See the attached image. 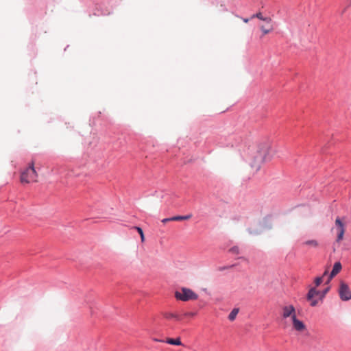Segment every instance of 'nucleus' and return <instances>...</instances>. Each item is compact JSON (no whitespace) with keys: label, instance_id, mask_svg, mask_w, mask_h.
<instances>
[{"label":"nucleus","instance_id":"obj_1","mask_svg":"<svg viewBox=\"0 0 351 351\" xmlns=\"http://www.w3.org/2000/svg\"><path fill=\"white\" fill-rule=\"evenodd\" d=\"M269 152L267 144H260L254 148L250 153L249 165L253 173H257L266 160Z\"/></svg>","mask_w":351,"mask_h":351},{"label":"nucleus","instance_id":"obj_2","mask_svg":"<svg viewBox=\"0 0 351 351\" xmlns=\"http://www.w3.org/2000/svg\"><path fill=\"white\" fill-rule=\"evenodd\" d=\"M282 317L283 319L291 317L293 324V328L298 332H303L306 330V326L303 322L299 320L296 317L295 307L291 305H285L282 308Z\"/></svg>","mask_w":351,"mask_h":351},{"label":"nucleus","instance_id":"obj_3","mask_svg":"<svg viewBox=\"0 0 351 351\" xmlns=\"http://www.w3.org/2000/svg\"><path fill=\"white\" fill-rule=\"evenodd\" d=\"M38 173L34 168V162L32 161L28 167L21 172V182L22 183H30L37 182Z\"/></svg>","mask_w":351,"mask_h":351},{"label":"nucleus","instance_id":"obj_4","mask_svg":"<svg viewBox=\"0 0 351 351\" xmlns=\"http://www.w3.org/2000/svg\"><path fill=\"white\" fill-rule=\"evenodd\" d=\"M175 297L177 300L181 301H189L195 300L198 298L197 294H196L193 290L182 287L180 290L175 292Z\"/></svg>","mask_w":351,"mask_h":351},{"label":"nucleus","instance_id":"obj_5","mask_svg":"<svg viewBox=\"0 0 351 351\" xmlns=\"http://www.w3.org/2000/svg\"><path fill=\"white\" fill-rule=\"evenodd\" d=\"M254 17H256L258 19L263 21L265 23H267V28H266L264 25H261V29L262 30L263 34H267L274 29L272 20L270 17H264L261 12H258L256 14L252 16V19Z\"/></svg>","mask_w":351,"mask_h":351},{"label":"nucleus","instance_id":"obj_6","mask_svg":"<svg viewBox=\"0 0 351 351\" xmlns=\"http://www.w3.org/2000/svg\"><path fill=\"white\" fill-rule=\"evenodd\" d=\"M339 295L341 300L343 301L351 300V290L349 286L343 281L340 282Z\"/></svg>","mask_w":351,"mask_h":351},{"label":"nucleus","instance_id":"obj_7","mask_svg":"<svg viewBox=\"0 0 351 351\" xmlns=\"http://www.w3.org/2000/svg\"><path fill=\"white\" fill-rule=\"evenodd\" d=\"M341 264L340 262H336L334 264L332 270L330 274L329 278L328 281H330L333 277H335L340 271L341 270Z\"/></svg>","mask_w":351,"mask_h":351},{"label":"nucleus","instance_id":"obj_8","mask_svg":"<svg viewBox=\"0 0 351 351\" xmlns=\"http://www.w3.org/2000/svg\"><path fill=\"white\" fill-rule=\"evenodd\" d=\"M304 246H307L309 248L317 249L319 247V243L316 239L307 240L302 243Z\"/></svg>","mask_w":351,"mask_h":351},{"label":"nucleus","instance_id":"obj_9","mask_svg":"<svg viewBox=\"0 0 351 351\" xmlns=\"http://www.w3.org/2000/svg\"><path fill=\"white\" fill-rule=\"evenodd\" d=\"M161 314L163 316V317L167 319H175L176 320H180L179 315L176 313H173L171 312L164 311V312H162Z\"/></svg>","mask_w":351,"mask_h":351},{"label":"nucleus","instance_id":"obj_10","mask_svg":"<svg viewBox=\"0 0 351 351\" xmlns=\"http://www.w3.org/2000/svg\"><path fill=\"white\" fill-rule=\"evenodd\" d=\"M166 343L171 344V345H175V346H181L182 342L180 341V338L178 337L176 339H171V338H167L165 341Z\"/></svg>","mask_w":351,"mask_h":351},{"label":"nucleus","instance_id":"obj_11","mask_svg":"<svg viewBox=\"0 0 351 351\" xmlns=\"http://www.w3.org/2000/svg\"><path fill=\"white\" fill-rule=\"evenodd\" d=\"M335 226H337V232L346 230L345 225L339 217H337L335 219Z\"/></svg>","mask_w":351,"mask_h":351},{"label":"nucleus","instance_id":"obj_12","mask_svg":"<svg viewBox=\"0 0 351 351\" xmlns=\"http://www.w3.org/2000/svg\"><path fill=\"white\" fill-rule=\"evenodd\" d=\"M319 291H317L315 288H312L309 290L308 295H307V299L308 300H311L313 299L314 297L319 295Z\"/></svg>","mask_w":351,"mask_h":351},{"label":"nucleus","instance_id":"obj_13","mask_svg":"<svg viewBox=\"0 0 351 351\" xmlns=\"http://www.w3.org/2000/svg\"><path fill=\"white\" fill-rule=\"evenodd\" d=\"M192 217V215H184V216H175V217H171V219L173 220V221H182V220H188L189 219H191Z\"/></svg>","mask_w":351,"mask_h":351},{"label":"nucleus","instance_id":"obj_14","mask_svg":"<svg viewBox=\"0 0 351 351\" xmlns=\"http://www.w3.org/2000/svg\"><path fill=\"white\" fill-rule=\"evenodd\" d=\"M239 313V308H234L231 312L228 315V319L230 320V321H233L235 319L237 314Z\"/></svg>","mask_w":351,"mask_h":351},{"label":"nucleus","instance_id":"obj_15","mask_svg":"<svg viewBox=\"0 0 351 351\" xmlns=\"http://www.w3.org/2000/svg\"><path fill=\"white\" fill-rule=\"evenodd\" d=\"M133 228L137 230L140 234L141 242L143 243L145 241V236L142 228L138 226H134Z\"/></svg>","mask_w":351,"mask_h":351},{"label":"nucleus","instance_id":"obj_16","mask_svg":"<svg viewBox=\"0 0 351 351\" xmlns=\"http://www.w3.org/2000/svg\"><path fill=\"white\" fill-rule=\"evenodd\" d=\"M345 233V230H341L340 232H338L337 237V241L339 242L343 239V235Z\"/></svg>","mask_w":351,"mask_h":351},{"label":"nucleus","instance_id":"obj_17","mask_svg":"<svg viewBox=\"0 0 351 351\" xmlns=\"http://www.w3.org/2000/svg\"><path fill=\"white\" fill-rule=\"evenodd\" d=\"M323 277H317L315 280V284L317 287H318L323 282Z\"/></svg>","mask_w":351,"mask_h":351},{"label":"nucleus","instance_id":"obj_18","mask_svg":"<svg viewBox=\"0 0 351 351\" xmlns=\"http://www.w3.org/2000/svg\"><path fill=\"white\" fill-rule=\"evenodd\" d=\"M169 221H173V220L171 219V217H170V218H165V219H163L162 220V222L163 223H167V222H169Z\"/></svg>","mask_w":351,"mask_h":351},{"label":"nucleus","instance_id":"obj_19","mask_svg":"<svg viewBox=\"0 0 351 351\" xmlns=\"http://www.w3.org/2000/svg\"><path fill=\"white\" fill-rule=\"evenodd\" d=\"M311 301V305L312 306H316L317 304V300H313L312 299Z\"/></svg>","mask_w":351,"mask_h":351},{"label":"nucleus","instance_id":"obj_20","mask_svg":"<svg viewBox=\"0 0 351 351\" xmlns=\"http://www.w3.org/2000/svg\"><path fill=\"white\" fill-rule=\"evenodd\" d=\"M231 251L233 252H238V248L237 247H233L231 249Z\"/></svg>","mask_w":351,"mask_h":351},{"label":"nucleus","instance_id":"obj_21","mask_svg":"<svg viewBox=\"0 0 351 351\" xmlns=\"http://www.w3.org/2000/svg\"><path fill=\"white\" fill-rule=\"evenodd\" d=\"M154 341H156V342H164L163 340H161V339H156V338H154L153 339Z\"/></svg>","mask_w":351,"mask_h":351},{"label":"nucleus","instance_id":"obj_22","mask_svg":"<svg viewBox=\"0 0 351 351\" xmlns=\"http://www.w3.org/2000/svg\"><path fill=\"white\" fill-rule=\"evenodd\" d=\"M248 21H249V20H248V19H243V21H244L245 23H247V22H248Z\"/></svg>","mask_w":351,"mask_h":351},{"label":"nucleus","instance_id":"obj_23","mask_svg":"<svg viewBox=\"0 0 351 351\" xmlns=\"http://www.w3.org/2000/svg\"><path fill=\"white\" fill-rule=\"evenodd\" d=\"M328 288H327L326 290H324V294L328 292Z\"/></svg>","mask_w":351,"mask_h":351},{"label":"nucleus","instance_id":"obj_24","mask_svg":"<svg viewBox=\"0 0 351 351\" xmlns=\"http://www.w3.org/2000/svg\"><path fill=\"white\" fill-rule=\"evenodd\" d=\"M266 28H267V24L265 23V25H263Z\"/></svg>","mask_w":351,"mask_h":351}]
</instances>
